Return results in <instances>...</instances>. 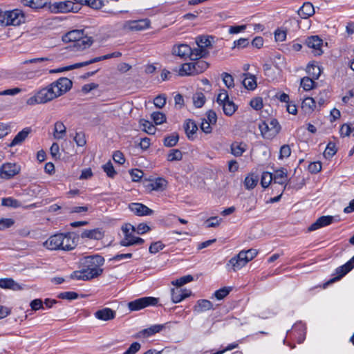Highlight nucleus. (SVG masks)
<instances>
[{
    "instance_id": "f257e3e1",
    "label": "nucleus",
    "mask_w": 354,
    "mask_h": 354,
    "mask_svg": "<svg viewBox=\"0 0 354 354\" xmlns=\"http://www.w3.org/2000/svg\"><path fill=\"white\" fill-rule=\"evenodd\" d=\"M62 41L66 43H72L70 47L77 50H82L91 46L93 40L91 37L84 35L82 30H73L62 36Z\"/></svg>"
},
{
    "instance_id": "f03ea898",
    "label": "nucleus",
    "mask_w": 354,
    "mask_h": 354,
    "mask_svg": "<svg viewBox=\"0 0 354 354\" xmlns=\"http://www.w3.org/2000/svg\"><path fill=\"white\" fill-rule=\"evenodd\" d=\"M104 263L103 257L99 254L86 256L80 260L81 266L88 272L90 275L93 274V278L101 275L103 270L100 268Z\"/></svg>"
},
{
    "instance_id": "7ed1b4c3",
    "label": "nucleus",
    "mask_w": 354,
    "mask_h": 354,
    "mask_svg": "<svg viewBox=\"0 0 354 354\" xmlns=\"http://www.w3.org/2000/svg\"><path fill=\"white\" fill-rule=\"evenodd\" d=\"M57 97L55 90L53 89L51 84L35 92L34 95L30 97L26 100V104L34 106L39 104L47 103Z\"/></svg>"
},
{
    "instance_id": "20e7f679",
    "label": "nucleus",
    "mask_w": 354,
    "mask_h": 354,
    "mask_svg": "<svg viewBox=\"0 0 354 354\" xmlns=\"http://www.w3.org/2000/svg\"><path fill=\"white\" fill-rule=\"evenodd\" d=\"M258 254V251L256 249H249L248 250H242L239 254L232 257L229 263L227 264V266L230 265L232 266V269L234 271L240 270L245 266L249 261H252Z\"/></svg>"
},
{
    "instance_id": "39448f33",
    "label": "nucleus",
    "mask_w": 354,
    "mask_h": 354,
    "mask_svg": "<svg viewBox=\"0 0 354 354\" xmlns=\"http://www.w3.org/2000/svg\"><path fill=\"white\" fill-rule=\"evenodd\" d=\"M121 55H122V54L120 52H113L112 53H109V54H107L105 55L96 57L93 59H89L86 62L76 63L75 64L70 65V66H66L64 68H59L57 69L50 70L49 73H61V72L66 71H70V70H72L74 68H80L82 66H85L89 65L91 64H93V63H95V62H97L100 61L111 59L113 57H119Z\"/></svg>"
},
{
    "instance_id": "423d86ee",
    "label": "nucleus",
    "mask_w": 354,
    "mask_h": 354,
    "mask_svg": "<svg viewBox=\"0 0 354 354\" xmlns=\"http://www.w3.org/2000/svg\"><path fill=\"white\" fill-rule=\"evenodd\" d=\"M259 128L262 136L266 139H272L281 130V126L276 119L260 123Z\"/></svg>"
},
{
    "instance_id": "0eeeda50",
    "label": "nucleus",
    "mask_w": 354,
    "mask_h": 354,
    "mask_svg": "<svg viewBox=\"0 0 354 354\" xmlns=\"http://www.w3.org/2000/svg\"><path fill=\"white\" fill-rule=\"evenodd\" d=\"M133 182H142L144 187L149 192H161L167 186L166 178H132Z\"/></svg>"
},
{
    "instance_id": "6e6552de",
    "label": "nucleus",
    "mask_w": 354,
    "mask_h": 354,
    "mask_svg": "<svg viewBox=\"0 0 354 354\" xmlns=\"http://www.w3.org/2000/svg\"><path fill=\"white\" fill-rule=\"evenodd\" d=\"M159 299L153 297H143L127 304L128 308L130 311H138L148 306H157Z\"/></svg>"
},
{
    "instance_id": "1a4fd4ad",
    "label": "nucleus",
    "mask_w": 354,
    "mask_h": 354,
    "mask_svg": "<svg viewBox=\"0 0 354 354\" xmlns=\"http://www.w3.org/2000/svg\"><path fill=\"white\" fill-rule=\"evenodd\" d=\"M208 187L209 190L218 195H223L226 192L228 182L225 178H207Z\"/></svg>"
},
{
    "instance_id": "9d476101",
    "label": "nucleus",
    "mask_w": 354,
    "mask_h": 354,
    "mask_svg": "<svg viewBox=\"0 0 354 354\" xmlns=\"http://www.w3.org/2000/svg\"><path fill=\"white\" fill-rule=\"evenodd\" d=\"M50 84L53 89L55 90L57 97H59L71 88L73 82L67 77H60Z\"/></svg>"
},
{
    "instance_id": "9b49d317",
    "label": "nucleus",
    "mask_w": 354,
    "mask_h": 354,
    "mask_svg": "<svg viewBox=\"0 0 354 354\" xmlns=\"http://www.w3.org/2000/svg\"><path fill=\"white\" fill-rule=\"evenodd\" d=\"M63 246L62 250L71 251L76 248L79 236L75 232L62 233Z\"/></svg>"
},
{
    "instance_id": "f8f14e48",
    "label": "nucleus",
    "mask_w": 354,
    "mask_h": 354,
    "mask_svg": "<svg viewBox=\"0 0 354 354\" xmlns=\"http://www.w3.org/2000/svg\"><path fill=\"white\" fill-rule=\"evenodd\" d=\"M150 26V21L148 19L127 21L124 24V28L131 31H140Z\"/></svg>"
},
{
    "instance_id": "ddd939ff",
    "label": "nucleus",
    "mask_w": 354,
    "mask_h": 354,
    "mask_svg": "<svg viewBox=\"0 0 354 354\" xmlns=\"http://www.w3.org/2000/svg\"><path fill=\"white\" fill-rule=\"evenodd\" d=\"M6 16L8 19V26H19L25 21L24 14L19 9L7 11Z\"/></svg>"
},
{
    "instance_id": "4468645a",
    "label": "nucleus",
    "mask_w": 354,
    "mask_h": 354,
    "mask_svg": "<svg viewBox=\"0 0 354 354\" xmlns=\"http://www.w3.org/2000/svg\"><path fill=\"white\" fill-rule=\"evenodd\" d=\"M307 46L313 50V53L316 55H321L323 53L322 49L323 40L317 35L311 36L307 38L306 41Z\"/></svg>"
},
{
    "instance_id": "2eb2a0df",
    "label": "nucleus",
    "mask_w": 354,
    "mask_h": 354,
    "mask_svg": "<svg viewBox=\"0 0 354 354\" xmlns=\"http://www.w3.org/2000/svg\"><path fill=\"white\" fill-rule=\"evenodd\" d=\"M44 246L50 250H61V247L63 246L62 233H58L50 236L44 243Z\"/></svg>"
},
{
    "instance_id": "dca6fc26",
    "label": "nucleus",
    "mask_w": 354,
    "mask_h": 354,
    "mask_svg": "<svg viewBox=\"0 0 354 354\" xmlns=\"http://www.w3.org/2000/svg\"><path fill=\"white\" fill-rule=\"evenodd\" d=\"M190 53L191 47L186 44H174L171 49V54L173 55L184 59L189 58Z\"/></svg>"
},
{
    "instance_id": "f3484780",
    "label": "nucleus",
    "mask_w": 354,
    "mask_h": 354,
    "mask_svg": "<svg viewBox=\"0 0 354 354\" xmlns=\"http://www.w3.org/2000/svg\"><path fill=\"white\" fill-rule=\"evenodd\" d=\"M79 236L82 239L99 241L104 238V232L102 228H94L91 230H84Z\"/></svg>"
},
{
    "instance_id": "a211bd4d",
    "label": "nucleus",
    "mask_w": 354,
    "mask_h": 354,
    "mask_svg": "<svg viewBox=\"0 0 354 354\" xmlns=\"http://www.w3.org/2000/svg\"><path fill=\"white\" fill-rule=\"evenodd\" d=\"M54 6L58 12H77L80 10V5L71 1L55 3Z\"/></svg>"
},
{
    "instance_id": "6ab92c4d",
    "label": "nucleus",
    "mask_w": 354,
    "mask_h": 354,
    "mask_svg": "<svg viewBox=\"0 0 354 354\" xmlns=\"http://www.w3.org/2000/svg\"><path fill=\"white\" fill-rule=\"evenodd\" d=\"M354 268V264L349 260L343 266H341L336 268L335 274L337 276L330 279L326 284H330L333 282H335L340 279H342L344 276H345L348 272H349Z\"/></svg>"
},
{
    "instance_id": "aec40b11",
    "label": "nucleus",
    "mask_w": 354,
    "mask_h": 354,
    "mask_svg": "<svg viewBox=\"0 0 354 354\" xmlns=\"http://www.w3.org/2000/svg\"><path fill=\"white\" fill-rule=\"evenodd\" d=\"M21 171L20 165L16 163L7 162L0 168V175L4 174L7 177H14L19 174Z\"/></svg>"
},
{
    "instance_id": "412c9836",
    "label": "nucleus",
    "mask_w": 354,
    "mask_h": 354,
    "mask_svg": "<svg viewBox=\"0 0 354 354\" xmlns=\"http://www.w3.org/2000/svg\"><path fill=\"white\" fill-rule=\"evenodd\" d=\"M129 209L137 216L151 215L153 211L142 203H132L129 205Z\"/></svg>"
},
{
    "instance_id": "4be33fe9",
    "label": "nucleus",
    "mask_w": 354,
    "mask_h": 354,
    "mask_svg": "<svg viewBox=\"0 0 354 354\" xmlns=\"http://www.w3.org/2000/svg\"><path fill=\"white\" fill-rule=\"evenodd\" d=\"M32 130L30 127L24 128L20 131L13 138V140L7 145L8 147H13L17 145H21L28 138Z\"/></svg>"
},
{
    "instance_id": "5701e85b",
    "label": "nucleus",
    "mask_w": 354,
    "mask_h": 354,
    "mask_svg": "<svg viewBox=\"0 0 354 354\" xmlns=\"http://www.w3.org/2000/svg\"><path fill=\"white\" fill-rule=\"evenodd\" d=\"M334 217L332 216H322L318 218L315 223L311 224L308 230L309 232L315 231L322 227L327 226L333 223Z\"/></svg>"
},
{
    "instance_id": "b1692460",
    "label": "nucleus",
    "mask_w": 354,
    "mask_h": 354,
    "mask_svg": "<svg viewBox=\"0 0 354 354\" xmlns=\"http://www.w3.org/2000/svg\"><path fill=\"white\" fill-rule=\"evenodd\" d=\"M282 180L286 181L283 185V189H293L298 190L305 185V178H285Z\"/></svg>"
},
{
    "instance_id": "393cba45",
    "label": "nucleus",
    "mask_w": 354,
    "mask_h": 354,
    "mask_svg": "<svg viewBox=\"0 0 354 354\" xmlns=\"http://www.w3.org/2000/svg\"><path fill=\"white\" fill-rule=\"evenodd\" d=\"M95 317L97 319L102 321L112 320L115 317L116 313L115 310L109 308H104L97 310L95 314Z\"/></svg>"
},
{
    "instance_id": "a878e982",
    "label": "nucleus",
    "mask_w": 354,
    "mask_h": 354,
    "mask_svg": "<svg viewBox=\"0 0 354 354\" xmlns=\"http://www.w3.org/2000/svg\"><path fill=\"white\" fill-rule=\"evenodd\" d=\"M171 300L173 303L177 304L183 301L184 299L189 297L192 294L190 290L180 288H172L171 290Z\"/></svg>"
},
{
    "instance_id": "bb28decb",
    "label": "nucleus",
    "mask_w": 354,
    "mask_h": 354,
    "mask_svg": "<svg viewBox=\"0 0 354 354\" xmlns=\"http://www.w3.org/2000/svg\"><path fill=\"white\" fill-rule=\"evenodd\" d=\"M297 13L302 19H307L315 13V9L313 4L310 2H305L298 10Z\"/></svg>"
},
{
    "instance_id": "cd10ccee",
    "label": "nucleus",
    "mask_w": 354,
    "mask_h": 354,
    "mask_svg": "<svg viewBox=\"0 0 354 354\" xmlns=\"http://www.w3.org/2000/svg\"><path fill=\"white\" fill-rule=\"evenodd\" d=\"M66 134V127L61 121H57L54 124L53 137L56 140L64 139Z\"/></svg>"
},
{
    "instance_id": "c85d7f7f",
    "label": "nucleus",
    "mask_w": 354,
    "mask_h": 354,
    "mask_svg": "<svg viewBox=\"0 0 354 354\" xmlns=\"http://www.w3.org/2000/svg\"><path fill=\"white\" fill-rule=\"evenodd\" d=\"M164 325L157 324L151 326L148 328H145L140 331L138 334V337H148L151 336L157 333H159L164 328Z\"/></svg>"
},
{
    "instance_id": "c756f323",
    "label": "nucleus",
    "mask_w": 354,
    "mask_h": 354,
    "mask_svg": "<svg viewBox=\"0 0 354 354\" xmlns=\"http://www.w3.org/2000/svg\"><path fill=\"white\" fill-rule=\"evenodd\" d=\"M243 76L244 78L242 81V84L244 87L248 90H254L257 86L255 76L250 73H244Z\"/></svg>"
},
{
    "instance_id": "7c9ffc66",
    "label": "nucleus",
    "mask_w": 354,
    "mask_h": 354,
    "mask_svg": "<svg viewBox=\"0 0 354 354\" xmlns=\"http://www.w3.org/2000/svg\"><path fill=\"white\" fill-rule=\"evenodd\" d=\"M0 287L12 290H19L22 289L21 286L12 278L0 279Z\"/></svg>"
},
{
    "instance_id": "2f4dec72",
    "label": "nucleus",
    "mask_w": 354,
    "mask_h": 354,
    "mask_svg": "<svg viewBox=\"0 0 354 354\" xmlns=\"http://www.w3.org/2000/svg\"><path fill=\"white\" fill-rule=\"evenodd\" d=\"M184 128L188 138L193 140L194 136L198 130V127L194 121L192 120H186L184 124Z\"/></svg>"
},
{
    "instance_id": "473e14b6",
    "label": "nucleus",
    "mask_w": 354,
    "mask_h": 354,
    "mask_svg": "<svg viewBox=\"0 0 354 354\" xmlns=\"http://www.w3.org/2000/svg\"><path fill=\"white\" fill-rule=\"evenodd\" d=\"M261 185L263 188H267L269 185L271 186L272 190L274 187L277 184L280 185L281 188H283V185L286 181L282 180L283 178H261Z\"/></svg>"
},
{
    "instance_id": "72a5a7b5",
    "label": "nucleus",
    "mask_w": 354,
    "mask_h": 354,
    "mask_svg": "<svg viewBox=\"0 0 354 354\" xmlns=\"http://www.w3.org/2000/svg\"><path fill=\"white\" fill-rule=\"evenodd\" d=\"M210 309H213V304L207 299L198 300L196 305L194 307V310L198 313L204 312Z\"/></svg>"
},
{
    "instance_id": "f704fd0d",
    "label": "nucleus",
    "mask_w": 354,
    "mask_h": 354,
    "mask_svg": "<svg viewBox=\"0 0 354 354\" xmlns=\"http://www.w3.org/2000/svg\"><path fill=\"white\" fill-rule=\"evenodd\" d=\"M70 278L72 279L88 281L93 279V274L90 275L88 272L82 268L80 270H76L72 272L70 275Z\"/></svg>"
},
{
    "instance_id": "c9c22d12",
    "label": "nucleus",
    "mask_w": 354,
    "mask_h": 354,
    "mask_svg": "<svg viewBox=\"0 0 354 354\" xmlns=\"http://www.w3.org/2000/svg\"><path fill=\"white\" fill-rule=\"evenodd\" d=\"M247 149V145L244 142H234L231 145L232 153L235 156H241Z\"/></svg>"
},
{
    "instance_id": "e433bc0d",
    "label": "nucleus",
    "mask_w": 354,
    "mask_h": 354,
    "mask_svg": "<svg viewBox=\"0 0 354 354\" xmlns=\"http://www.w3.org/2000/svg\"><path fill=\"white\" fill-rule=\"evenodd\" d=\"M315 106L316 104L313 97H306L301 103V109L306 113H312Z\"/></svg>"
},
{
    "instance_id": "4c0bfd02",
    "label": "nucleus",
    "mask_w": 354,
    "mask_h": 354,
    "mask_svg": "<svg viewBox=\"0 0 354 354\" xmlns=\"http://www.w3.org/2000/svg\"><path fill=\"white\" fill-rule=\"evenodd\" d=\"M178 73L180 76L184 75H195L194 66L193 62L185 63L181 65Z\"/></svg>"
},
{
    "instance_id": "58836bf2",
    "label": "nucleus",
    "mask_w": 354,
    "mask_h": 354,
    "mask_svg": "<svg viewBox=\"0 0 354 354\" xmlns=\"http://www.w3.org/2000/svg\"><path fill=\"white\" fill-rule=\"evenodd\" d=\"M208 54V50H204L197 46L196 48H191V53L189 58L192 60H197L205 57Z\"/></svg>"
},
{
    "instance_id": "ea45409f",
    "label": "nucleus",
    "mask_w": 354,
    "mask_h": 354,
    "mask_svg": "<svg viewBox=\"0 0 354 354\" xmlns=\"http://www.w3.org/2000/svg\"><path fill=\"white\" fill-rule=\"evenodd\" d=\"M220 106H222L223 113L227 116L232 115L237 109V106L232 100L227 101Z\"/></svg>"
},
{
    "instance_id": "a19ab883",
    "label": "nucleus",
    "mask_w": 354,
    "mask_h": 354,
    "mask_svg": "<svg viewBox=\"0 0 354 354\" xmlns=\"http://www.w3.org/2000/svg\"><path fill=\"white\" fill-rule=\"evenodd\" d=\"M196 43L197 46L204 50H208V48L211 46V41L209 37L200 36L196 37Z\"/></svg>"
},
{
    "instance_id": "79ce46f5",
    "label": "nucleus",
    "mask_w": 354,
    "mask_h": 354,
    "mask_svg": "<svg viewBox=\"0 0 354 354\" xmlns=\"http://www.w3.org/2000/svg\"><path fill=\"white\" fill-rule=\"evenodd\" d=\"M24 5L32 8L38 9L43 8L46 3V0H22Z\"/></svg>"
},
{
    "instance_id": "37998d69",
    "label": "nucleus",
    "mask_w": 354,
    "mask_h": 354,
    "mask_svg": "<svg viewBox=\"0 0 354 354\" xmlns=\"http://www.w3.org/2000/svg\"><path fill=\"white\" fill-rule=\"evenodd\" d=\"M121 230L124 235V238L131 239L133 238V232H136V227L130 223L123 225Z\"/></svg>"
},
{
    "instance_id": "c03bdc74",
    "label": "nucleus",
    "mask_w": 354,
    "mask_h": 354,
    "mask_svg": "<svg viewBox=\"0 0 354 354\" xmlns=\"http://www.w3.org/2000/svg\"><path fill=\"white\" fill-rule=\"evenodd\" d=\"M178 140V134L177 133H173L164 138V145L167 147H174L177 144Z\"/></svg>"
},
{
    "instance_id": "a18cd8bd",
    "label": "nucleus",
    "mask_w": 354,
    "mask_h": 354,
    "mask_svg": "<svg viewBox=\"0 0 354 354\" xmlns=\"http://www.w3.org/2000/svg\"><path fill=\"white\" fill-rule=\"evenodd\" d=\"M307 72L313 79L317 80L321 74L320 68L315 64H309L307 66Z\"/></svg>"
},
{
    "instance_id": "49530a36",
    "label": "nucleus",
    "mask_w": 354,
    "mask_h": 354,
    "mask_svg": "<svg viewBox=\"0 0 354 354\" xmlns=\"http://www.w3.org/2000/svg\"><path fill=\"white\" fill-rule=\"evenodd\" d=\"M140 125L142 127V129L149 134H154L156 133L155 126L149 121L146 120H140Z\"/></svg>"
},
{
    "instance_id": "de8ad7c7",
    "label": "nucleus",
    "mask_w": 354,
    "mask_h": 354,
    "mask_svg": "<svg viewBox=\"0 0 354 354\" xmlns=\"http://www.w3.org/2000/svg\"><path fill=\"white\" fill-rule=\"evenodd\" d=\"M191 185L198 189L205 190L208 187V181L206 182L204 178H193Z\"/></svg>"
},
{
    "instance_id": "09e8293b",
    "label": "nucleus",
    "mask_w": 354,
    "mask_h": 354,
    "mask_svg": "<svg viewBox=\"0 0 354 354\" xmlns=\"http://www.w3.org/2000/svg\"><path fill=\"white\" fill-rule=\"evenodd\" d=\"M193 102L196 108L202 107L205 102V95L201 92L196 93L193 95Z\"/></svg>"
},
{
    "instance_id": "8fccbe9b",
    "label": "nucleus",
    "mask_w": 354,
    "mask_h": 354,
    "mask_svg": "<svg viewBox=\"0 0 354 354\" xmlns=\"http://www.w3.org/2000/svg\"><path fill=\"white\" fill-rule=\"evenodd\" d=\"M221 77L224 84L228 88H232L234 87V77L231 74L224 72L221 74Z\"/></svg>"
},
{
    "instance_id": "3c124183",
    "label": "nucleus",
    "mask_w": 354,
    "mask_h": 354,
    "mask_svg": "<svg viewBox=\"0 0 354 354\" xmlns=\"http://www.w3.org/2000/svg\"><path fill=\"white\" fill-rule=\"evenodd\" d=\"M193 65L194 66L196 75L204 72L208 68V64L203 60L194 62Z\"/></svg>"
},
{
    "instance_id": "603ef678",
    "label": "nucleus",
    "mask_w": 354,
    "mask_h": 354,
    "mask_svg": "<svg viewBox=\"0 0 354 354\" xmlns=\"http://www.w3.org/2000/svg\"><path fill=\"white\" fill-rule=\"evenodd\" d=\"M337 152V148L334 142H330L324 152V156L326 158H332Z\"/></svg>"
},
{
    "instance_id": "864d4df0",
    "label": "nucleus",
    "mask_w": 354,
    "mask_h": 354,
    "mask_svg": "<svg viewBox=\"0 0 354 354\" xmlns=\"http://www.w3.org/2000/svg\"><path fill=\"white\" fill-rule=\"evenodd\" d=\"M300 85L304 90L310 91L314 87L315 82L313 78L304 77L301 80Z\"/></svg>"
},
{
    "instance_id": "5fc2aeb1",
    "label": "nucleus",
    "mask_w": 354,
    "mask_h": 354,
    "mask_svg": "<svg viewBox=\"0 0 354 354\" xmlns=\"http://www.w3.org/2000/svg\"><path fill=\"white\" fill-rule=\"evenodd\" d=\"M232 290V287H223L216 290L214 292V295L217 299L221 300L224 299L230 292Z\"/></svg>"
},
{
    "instance_id": "6e6d98bb",
    "label": "nucleus",
    "mask_w": 354,
    "mask_h": 354,
    "mask_svg": "<svg viewBox=\"0 0 354 354\" xmlns=\"http://www.w3.org/2000/svg\"><path fill=\"white\" fill-rule=\"evenodd\" d=\"M194 278L192 275L188 274L180 277V279H176V281H172V284L176 286L177 287H181L187 283L191 282L193 281Z\"/></svg>"
},
{
    "instance_id": "4d7b16f0",
    "label": "nucleus",
    "mask_w": 354,
    "mask_h": 354,
    "mask_svg": "<svg viewBox=\"0 0 354 354\" xmlns=\"http://www.w3.org/2000/svg\"><path fill=\"white\" fill-rule=\"evenodd\" d=\"M183 158L182 152L178 149H171L167 156L169 161L180 160Z\"/></svg>"
},
{
    "instance_id": "13d9d810",
    "label": "nucleus",
    "mask_w": 354,
    "mask_h": 354,
    "mask_svg": "<svg viewBox=\"0 0 354 354\" xmlns=\"http://www.w3.org/2000/svg\"><path fill=\"white\" fill-rule=\"evenodd\" d=\"M151 119L156 124H161L166 120V116L161 112H153L151 114Z\"/></svg>"
},
{
    "instance_id": "bf43d9fd",
    "label": "nucleus",
    "mask_w": 354,
    "mask_h": 354,
    "mask_svg": "<svg viewBox=\"0 0 354 354\" xmlns=\"http://www.w3.org/2000/svg\"><path fill=\"white\" fill-rule=\"evenodd\" d=\"M73 139L78 147H83L86 143L85 134L83 132H77Z\"/></svg>"
},
{
    "instance_id": "052dcab7",
    "label": "nucleus",
    "mask_w": 354,
    "mask_h": 354,
    "mask_svg": "<svg viewBox=\"0 0 354 354\" xmlns=\"http://www.w3.org/2000/svg\"><path fill=\"white\" fill-rule=\"evenodd\" d=\"M165 245L161 241L153 242L151 244L149 251L151 254H156L164 249Z\"/></svg>"
},
{
    "instance_id": "680f3d73",
    "label": "nucleus",
    "mask_w": 354,
    "mask_h": 354,
    "mask_svg": "<svg viewBox=\"0 0 354 354\" xmlns=\"http://www.w3.org/2000/svg\"><path fill=\"white\" fill-rule=\"evenodd\" d=\"M291 154V149L288 145H283L281 147L279 150V159L288 158Z\"/></svg>"
},
{
    "instance_id": "e2e57ef3",
    "label": "nucleus",
    "mask_w": 354,
    "mask_h": 354,
    "mask_svg": "<svg viewBox=\"0 0 354 354\" xmlns=\"http://www.w3.org/2000/svg\"><path fill=\"white\" fill-rule=\"evenodd\" d=\"M102 169L109 177H113L116 174L113 165L111 161H109L106 164L103 165Z\"/></svg>"
},
{
    "instance_id": "0e129e2a",
    "label": "nucleus",
    "mask_w": 354,
    "mask_h": 354,
    "mask_svg": "<svg viewBox=\"0 0 354 354\" xmlns=\"http://www.w3.org/2000/svg\"><path fill=\"white\" fill-rule=\"evenodd\" d=\"M227 101H230L228 93L225 89H221L218 94L216 102L220 106Z\"/></svg>"
},
{
    "instance_id": "69168bd1",
    "label": "nucleus",
    "mask_w": 354,
    "mask_h": 354,
    "mask_svg": "<svg viewBox=\"0 0 354 354\" xmlns=\"http://www.w3.org/2000/svg\"><path fill=\"white\" fill-rule=\"evenodd\" d=\"M1 205L6 207H19V201L12 198H3L1 200Z\"/></svg>"
},
{
    "instance_id": "338daca9",
    "label": "nucleus",
    "mask_w": 354,
    "mask_h": 354,
    "mask_svg": "<svg viewBox=\"0 0 354 354\" xmlns=\"http://www.w3.org/2000/svg\"><path fill=\"white\" fill-rule=\"evenodd\" d=\"M221 218H218L217 216H212L206 220L205 224L207 227H216L220 225Z\"/></svg>"
},
{
    "instance_id": "774afa93",
    "label": "nucleus",
    "mask_w": 354,
    "mask_h": 354,
    "mask_svg": "<svg viewBox=\"0 0 354 354\" xmlns=\"http://www.w3.org/2000/svg\"><path fill=\"white\" fill-rule=\"evenodd\" d=\"M250 105L251 106V107H252L254 109L257 111L261 109L263 107L262 98L260 97L253 98L252 100H251Z\"/></svg>"
}]
</instances>
